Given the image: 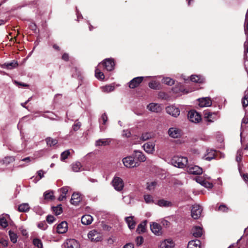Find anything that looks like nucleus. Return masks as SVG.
I'll list each match as a JSON object with an SVG mask.
<instances>
[{"mask_svg": "<svg viewBox=\"0 0 248 248\" xmlns=\"http://www.w3.org/2000/svg\"><path fill=\"white\" fill-rule=\"evenodd\" d=\"M188 162L186 157L181 156H175L171 159V163L175 166L180 168L186 167Z\"/></svg>", "mask_w": 248, "mask_h": 248, "instance_id": "1", "label": "nucleus"}, {"mask_svg": "<svg viewBox=\"0 0 248 248\" xmlns=\"http://www.w3.org/2000/svg\"><path fill=\"white\" fill-rule=\"evenodd\" d=\"M202 207L199 204H194L192 206L191 210V215L192 217L194 219L199 218L202 215Z\"/></svg>", "mask_w": 248, "mask_h": 248, "instance_id": "2", "label": "nucleus"}, {"mask_svg": "<svg viewBox=\"0 0 248 248\" xmlns=\"http://www.w3.org/2000/svg\"><path fill=\"white\" fill-rule=\"evenodd\" d=\"M182 130L177 127H171L168 130V135L173 139L180 138L182 135Z\"/></svg>", "mask_w": 248, "mask_h": 248, "instance_id": "3", "label": "nucleus"}, {"mask_svg": "<svg viewBox=\"0 0 248 248\" xmlns=\"http://www.w3.org/2000/svg\"><path fill=\"white\" fill-rule=\"evenodd\" d=\"M125 167L128 168H134L139 166L138 162H135L134 156H128L124 158L122 160Z\"/></svg>", "mask_w": 248, "mask_h": 248, "instance_id": "4", "label": "nucleus"}, {"mask_svg": "<svg viewBox=\"0 0 248 248\" xmlns=\"http://www.w3.org/2000/svg\"><path fill=\"white\" fill-rule=\"evenodd\" d=\"M187 117L189 120L194 123H198L202 120L201 115L195 110H190L188 112Z\"/></svg>", "mask_w": 248, "mask_h": 248, "instance_id": "5", "label": "nucleus"}, {"mask_svg": "<svg viewBox=\"0 0 248 248\" xmlns=\"http://www.w3.org/2000/svg\"><path fill=\"white\" fill-rule=\"evenodd\" d=\"M112 185L114 188L117 191H121L124 186L123 180L119 177H115L112 180Z\"/></svg>", "mask_w": 248, "mask_h": 248, "instance_id": "6", "label": "nucleus"}, {"mask_svg": "<svg viewBox=\"0 0 248 248\" xmlns=\"http://www.w3.org/2000/svg\"><path fill=\"white\" fill-rule=\"evenodd\" d=\"M150 229L152 232L157 236H160L162 234V227L156 222L150 223Z\"/></svg>", "mask_w": 248, "mask_h": 248, "instance_id": "7", "label": "nucleus"}, {"mask_svg": "<svg viewBox=\"0 0 248 248\" xmlns=\"http://www.w3.org/2000/svg\"><path fill=\"white\" fill-rule=\"evenodd\" d=\"M142 147L147 153L153 154L155 151V143L154 142H147L143 144Z\"/></svg>", "mask_w": 248, "mask_h": 248, "instance_id": "8", "label": "nucleus"}, {"mask_svg": "<svg viewBox=\"0 0 248 248\" xmlns=\"http://www.w3.org/2000/svg\"><path fill=\"white\" fill-rule=\"evenodd\" d=\"M102 64L105 67V69L108 71H112L114 68V62L111 58L105 59Z\"/></svg>", "mask_w": 248, "mask_h": 248, "instance_id": "9", "label": "nucleus"}, {"mask_svg": "<svg viewBox=\"0 0 248 248\" xmlns=\"http://www.w3.org/2000/svg\"><path fill=\"white\" fill-rule=\"evenodd\" d=\"M167 112L173 117H177L180 115V109L174 106H170L166 108Z\"/></svg>", "mask_w": 248, "mask_h": 248, "instance_id": "10", "label": "nucleus"}, {"mask_svg": "<svg viewBox=\"0 0 248 248\" xmlns=\"http://www.w3.org/2000/svg\"><path fill=\"white\" fill-rule=\"evenodd\" d=\"M174 242L170 238L166 239L160 242V248H174Z\"/></svg>", "mask_w": 248, "mask_h": 248, "instance_id": "11", "label": "nucleus"}, {"mask_svg": "<svg viewBox=\"0 0 248 248\" xmlns=\"http://www.w3.org/2000/svg\"><path fill=\"white\" fill-rule=\"evenodd\" d=\"M143 80V77H138L134 78L129 83V87L131 89L137 87Z\"/></svg>", "mask_w": 248, "mask_h": 248, "instance_id": "12", "label": "nucleus"}, {"mask_svg": "<svg viewBox=\"0 0 248 248\" xmlns=\"http://www.w3.org/2000/svg\"><path fill=\"white\" fill-rule=\"evenodd\" d=\"M187 171L192 174L198 175L202 172V169L198 166H190L188 167Z\"/></svg>", "mask_w": 248, "mask_h": 248, "instance_id": "13", "label": "nucleus"}, {"mask_svg": "<svg viewBox=\"0 0 248 248\" xmlns=\"http://www.w3.org/2000/svg\"><path fill=\"white\" fill-rule=\"evenodd\" d=\"M64 246L65 248H79L78 243L73 239L67 240Z\"/></svg>", "mask_w": 248, "mask_h": 248, "instance_id": "14", "label": "nucleus"}, {"mask_svg": "<svg viewBox=\"0 0 248 248\" xmlns=\"http://www.w3.org/2000/svg\"><path fill=\"white\" fill-rule=\"evenodd\" d=\"M88 237L92 241H99L101 238L100 234L95 230L91 231L88 234Z\"/></svg>", "mask_w": 248, "mask_h": 248, "instance_id": "15", "label": "nucleus"}, {"mask_svg": "<svg viewBox=\"0 0 248 248\" xmlns=\"http://www.w3.org/2000/svg\"><path fill=\"white\" fill-rule=\"evenodd\" d=\"M133 156L140 162H144L146 160V156L142 152L140 151H134Z\"/></svg>", "mask_w": 248, "mask_h": 248, "instance_id": "16", "label": "nucleus"}, {"mask_svg": "<svg viewBox=\"0 0 248 248\" xmlns=\"http://www.w3.org/2000/svg\"><path fill=\"white\" fill-rule=\"evenodd\" d=\"M18 66L17 62L15 61H13L10 62L4 63L1 65V67L3 69L8 70H12L17 67Z\"/></svg>", "mask_w": 248, "mask_h": 248, "instance_id": "17", "label": "nucleus"}, {"mask_svg": "<svg viewBox=\"0 0 248 248\" xmlns=\"http://www.w3.org/2000/svg\"><path fill=\"white\" fill-rule=\"evenodd\" d=\"M147 108L151 111L154 112H158L161 111V107L160 105L157 103H150L147 106Z\"/></svg>", "mask_w": 248, "mask_h": 248, "instance_id": "18", "label": "nucleus"}, {"mask_svg": "<svg viewBox=\"0 0 248 248\" xmlns=\"http://www.w3.org/2000/svg\"><path fill=\"white\" fill-rule=\"evenodd\" d=\"M199 106L201 107H209L212 105V101L208 97L202 98L199 99Z\"/></svg>", "mask_w": 248, "mask_h": 248, "instance_id": "19", "label": "nucleus"}, {"mask_svg": "<svg viewBox=\"0 0 248 248\" xmlns=\"http://www.w3.org/2000/svg\"><path fill=\"white\" fill-rule=\"evenodd\" d=\"M68 229L67 223L65 221H62L57 226V232L59 233H64Z\"/></svg>", "mask_w": 248, "mask_h": 248, "instance_id": "20", "label": "nucleus"}, {"mask_svg": "<svg viewBox=\"0 0 248 248\" xmlns=\"http://www.w3.org/2000/svg\"><path fill=\"white\" fill-rule=\"evenodd\" d=\"M93 221V217L90 215H84L81 217V222L85 225L91 224Z\"/></svg>", "mask_w": 248, "mask_h": 248, "instance_id": "21", "label": "nucleus"}, {"mask_svg": "<svg viewBox=\"0 0 248 248\" xmlns=\"http://www.w3.org/2000/svg\"><path fill=\"white\" fill-rule=\"evenodd\" d=\"M80 195L78 193H74L71 197V203L73 205H77L81 201Z\"/></svg>", "mask_w": 248, "mask_h": 248, "instance_id": "22", "label": "nucleus"}, {"mask_svg": "<svg viewBox=\"0 0 248 248\" xmlns=\"http://www.w3.org/2000/svg\"><path fill=\"white\" fill-rule=\"evenodd\" d=\"M111 140L110 139H101L96 140L95 142V146H106L110 144Z\"/></svg>", "mask_w": 248, "mask_h": 248, "instance_id": "23", "label": "nucleus"}, {"mask_svg": "<svg viewBox=\"0 0 248 248\" xmlns=\"http://www.w3.org/2000/svg\"><path fill=\"white\" fill-rule=\"evenodd\" d=\"M192 232L194 237H199L202 234V229L200 227L195 226L193 228Z\"/></svg>", "mask_w": 248, "mask_h": 248, "instance_id": "24", "label": "nucleus"}, {"mask_svg": "<svg viewBox=\"0 0 248 248\" xmlns=\"http://www.w3.org/2000/svg\"><path fill=\"white\" fill-rule=\"evenodd\" d=\"M201 243L199 240H191L187 245V248H201Z\"/></svg>", "mask_w": 248, "mask_h": 248, "instance_id": "25", "label": "nucleus"}, {"mask_svg": "<svg viewBox=\"0 0 248 248\" xmlns=\"http://www.w3.org/2000/svg\"><path fill=\"white\" fill-rule=\"evenodd\" d=\"M133 218V216H130L125 217V221L128 225L129 228L130 230L133 229L136 225V222L134 220Z\"/></svg>", "mask_w": 248, "mask_h": 248, "instance_id": "26", "label": "nucleus"}, {"mask_svg": "<svg viewBox=\"0 0 248 248\" xmlns=\"http://www.w3.org/2000/svg\"><path fill=\"white\" fill-rule=\"evenodd\" d=\"M147 224V221L144 220L143 222H142L141 223H140L136 230V232L138 233H141L145 232L146 231V226Z\"/></svg>", "mask_w": 248, "mask_h": 248, "instance_id": "27", "label": "nucleus"}, {"mask_svg": "<svg viewBox=\"0 0 248 248\" xmlns=\"http://www.w3.org/2000/svg\"><path fill=\"white\" fill-rule=\"evenodd\" d=\"M61 195L58 198V200L60 201H62L66 198V195L68 191V187H63L60 189Z\"/></svg>", "mask_w": 248, "mask_h": 248, "instance_id": "28", "label": "nucleus"}, {"mask_svg": "<svg viewBox=\"0 0 248 248\" xmlns=\"http://www.w3.org/2000/svg\"><path fill=\"white\" fill-rule=\"evenodd\" d=\"M156 204L160 207H167L172 206V203L164 199L158 200Z\"/></svg>", "mask_w": 248, "mask_h": 248, "instance_id": "29", "label": "nucleus"}, {"mask_svg": "<svg viewBox=\"0 0 248 248\" xmlns=\"http://www.w3.org/2000/svg\"><path fill=\"white\" fill-rule=\"evenodd\" d=\"M30 208L28 203H23L18 206V210L20 212H26L30 210Z\"/></svg>", "mask_w": 248, "mask_h": 248, "instance_id": "30", "label": "nucleus"}, {"mask_svg": "<svg viewBox=\"0 0 248 248\" xmlns=\"http://www.w3.org/2000/svg\"><path fill=\"white\" fill-rule=\"evenodd\" d=\"M44 198L46 200H52L54 198L53 191L48 190L44 193Z\"/></svg>", "mask_w": 248, "mask_h": 248, "instance_id": "31", "label": "nucleus"}, {"mask_svg": "<svg viewBox=\"0 0 248 248\" xmlns=\"http://www.w3.org/2000/svg\"><path fill=\"white\" fill-rule=\"evenodd\" d=\"M203 80V78L201 76L192 75L190 77V80L194 82L202 83Z\"/></svg>", "mask_w": 248, "mask_h": 248, "instance_id": "32", "label": "nucleus"}, {"mask_svg": "<svg viewBox=\"0 0 248 248\" xmlns=\"http://www.w3.org/2000/svg\"><path fill=\"white\" fill-rule=\"evenodd\" d=\"M81 167V164L79 162H76L72 165V170L75 172L80 171Z\"/></svg>", "mask_w": 248, "mask_h": 248, "instance_id": "33", "label": "nucleus"}, {"mask_svg": "<svg viewBox=\"0 0 248 248\" xmlns=\"http://www.w3.org/2000/svg\"><path fill=\"white\" fill-rule=\"evenodd\" d=\"M216 151L213 150H211L207 155L204 156L205 159L208 161H210L215 158Z\"/></svg>", "mask_w": 248, "mask_h": 248, "instance_id": "34", "label": "nucleus"}, {"mask_svg": "<svg viewBox=\"0 0 248 248\" xmlns=\"http://www.w3.org/2000/svg\"><path fill=\"white\" fill-rule=\"evenodd\" d=\"M152 138V134L151 133L145 132L141 134L140 140L142 141L147 140Z\"/></svg>", "mask_w": 248, "mask_h": 248, "instance_id": "35", "label": "nucleus"}, {"mask_svg": "<svg viewBox=\"0 0 248 248\" xmlns=\"http://www.w3.org/2000/svg\"><path fill=\"white\" fill-rule=\"evenodd\" d=\"M95 76L97 79L100 80H103L105 78L103 73H102L97 67L95 69Z\"/></svg>", "mask_w": 248, "mask_h": 248, "instance_id": "36", "label": "nucleus"}, {"mask_svg": "<svg viewBox=\"0 0 248 248\" xmlns=\"http://www.w3.org/2000/svg\"><path fill=\"white\" fill-rule=\"evenodd\" d=\"M242 103L244 107L248 106V91H245L244 96L242 100Z\"/></svg>", "mask_w": 248, "mask_h": 248, "instance_id": "37", "label": "nucleus"}, {"mask_svg": "<svg viewBox=\"0 0 248 248\" xmlns=\"http://www.w3.org/2000/svg\"><path fill=\"white\" fill-rule=\"evenodd\" d=\"M46 141L48 145L50 146H54L57 144L58 140L56 139H53L51 138H47L46 139Z\"/></svg>", "mask_w": 248, "mask_h": 248, "instance_id": "38", "label": "nucleus"}, {"mask_svg": "<svg viewBox=\"0 0 248 248\" xmlns=\"http://www.w3.org/2000/svg\"><path fill=\"white\" fill-rule=\"evenodd\" d=\"M9 235L11 239V241L13 243H16L17 241V235L16 234L12 232V231H9Z\"/></svg>", "mask_w": 248, "mask_h": 248, "instance_id": "39", "label": "nucleus"}, {"mask_svg": "<svg viewBox=\"0 0 248 248\" xmlns=\"http://www.w3.org/2000/svg\"><path fill=\"white\" fill-rule=\"evenodd\" d=\"M163 83H165V84L168 85H172L174 83V81L173 79L170 78H163L162 79Z\"/></svg>", "mask_w": 248, "mask_h": 248, "instance_id": "40", "label": "nucleus"}, {"mask_svg": "<svg viewBox=\"0 0 248 248\" xmlns=\"http://www.w3.org/2000/svg\"><path fill=\"white\" fill-rule=\"evenodd\" d=\"M33 245L38 248H43V244L41 240L38 238H35L33 240Z\"/></svg>", "mask_w": 248, "mask_h": 248, "instance_id": "41", "label": "nucleus"}, {"mask_svg": "<svg viewBox=\"0 0 248 248\" xmlns=\"http://www.w3.org/2000/svg\"><path fill=\"white\" fill-rule=\"evenodd\" d=\"M213 115H216L215 113H213L212 112L209 111H206L204 113V116L207 119V121L209 122H212L213 121L211 119H214V118L213 117Z\"/></svg>", "mask_w": 248, "mask_h": 248, "instance_id": "42", "label": "nucleus"}, {"mask_svg": "<svg viewBox=\"0 0 248 248\" xmlns=\"http://www.w3.org/2000/svg\"><path fill=\"white\" fill-rule=\"evenodd\" d=\"M70 154V152L69 150L63 152L61 155V160L62 161L64 160L65 159L68 158Z\"/></svg>", "mask_w": 248, "mask_h": 248, "instance_id": "43", "label": "nucleus"}, {"mask_svg": "<svg viewBox=\"0 0 248 248\" xmlns=\"http://www.w3.org/2000/svg\"><path fill=\"white\" fill-rule=\"evenodd\" d=\"M53 211L56 214V215H60L62 211V208L61 207V205H59L56 207H53Z\"/></svg>", "mask_w": 248, "mask_h": 248, "instance_id": "44", "label": "nucleus"}, {"mask_svg": "<svg viewBox=\"0 0 248 248\" xmlns=\"http://www.w3.org/2000/svg\"><path fill=\"white\" fill-rule=\"evenodd\" d=\"M114 90V86L112 85H107L103 87V90L106 92H110Z\"/></svg>", "mask_w": 248, "mask_h": 248, "instance_id": "45", "label": "nucleus"}, {"mask_svg": "<svg viewBox=\"0 0 248 248\" xmlns=\"http://www.w3.org/2000/svg\"><path fill=\"white\" fill-rule=\"evenodd\" d=\"M157 183L156 182H152L150 183L147 184V188L149 190H152L155 189Z\"/></svg>", "mask_w": 248, "mask_h": 248, "instance_id": "46", "label": "nucleus"}, {"mask_svg": "<svg viewBox=\"0 0 248 248\" xmlns=\"http://www.w3.org/2000/svg\"><path fill=\"white\" fill-rule=\"evenodd\" d=\"M209 179V177H206L205 178H203L202 177L199 176L196 178V181L197 183L200 184L202 185L204 181H205L207 179Z\"/></svg>", "mask_w": 248, "mask_h": 248, "instance_id": "47", "label": "nucleus"}, {"mask_svg": "<svg viewBox=\"0 0 248 248\" xmlns=\"http://www.w3.org/2000/svg\"><path fill=\"white\" fill-rule=\"evenodd\" d=\"M145 202L147 203H151L153 202V199L152 196L150 195H145L144 197Z\"/></svg>", "mask_w": 248, "mask_h": 248, "instance_id": "48", "label": "nucleus"}, {"mask_svg": "<svg viewBox=\"0 0 248 248\" xmlns=\"http://www.w3.org/2000/svg\"><path fill=\"white\" fill-rule=\"evenodd\" d=\"M159 84L156 81H152L149 82V87L153 89H157L158 88Z\"/></svg>", "mask_w": 248, "mask_h": 248, "instance_id": "49", "label": "nucleus"}, {"mask_svg": "<svg viewBox=\"0 0 248 248\" xmlns=\"http://www.w3.org/2000/svg\"><path fill=\"white\" fill-rule=\"evenodd\" d=\"M0 225L5 228L8 226V222L4 217H0Z\"/></svg>", "mask_w": 248, "mask_h": 248, "instance_id": "50", "label": "nucleus"}, {"mask_svg": "<svg viewBox=\"0 0 248 248\" xmlns=\"http://www.w3.org/2000/svg\"><path fill=\"white\" fill-rule=\"evenodd\" d=\"M143 240H144V239H143V237L140 236L137 237L136 239V245L138 246H140L141 245V244L143 242Z\"/></svg>", "mask_w": 248, "mask_h": 248, "instance_id": "51", "label": "nucleus"}, {"mask_svg": "<svg viewBox=\"0 0 248 248\" xmlns=\"http://www.w3.org/2000/svg\"><path fill=\"white\" fill-rule=\"evenodd\" d=\"M202 186L207 188H211L213 186L212 183L207 181L206 180L203 182Z\"/></svg>", "mask_w": 248, "mask_h": 248, "instance_id": "52", "label": "nucleus"}, {"mask_svg": "<svg viewBox=\"0 0 248 248\" xmlns=\"http://www.w3.org/2000/svg\"><path fill=\"white\" fill-rule=\"evenodd\" d=\"M107 121H108V117H107L106 114V113L103 114L102 115L100 120V122L101 121H102V124H105L106 122H107Z\"/></svg>", "mask_w": 248, "mask_h": 248, "instance_id": "53", "label": "nucleus"}, {"mask_svg": "<svg viewBox=\"0 0 248 248\" xmlns=\"http://www.w3.org/2000/svg\"><path fill=\"white\" fill-rule=\"evenodd\" d=\"M245 33L246 35L247 43L248 42V22H245L244 25Z\"/></svg>", "mask_w": 248, "mask_h": 248, "instance_id": "54", "label": "nucleus"}, {"mask_svg": "<svg viewBox=\"0 0 248 248\" xmlns=\"http://www.w3.org/2000/svg\"><path fill=\"white\" fill-rule=\"evenodd\" d=\"M242 159V152L241 151L238 150L237 152L236 156V160L237 162H240Z\"/></svg>", "mask_w": 248, "mask_h": 248, "instance_id": "55", "label": "nucleus"}, {"mask_svg": "<svg viewBox=\"0 0 248 248\" xmlns=\"http://www.w3.org/2000/svg\"><path fill=\"white\" fill-rule=\"evenodd\" d=\"M54 220H55V217L53 216L48 215L46 217V221L49 223H53L54 222Z\"/></svg>", "mask_w": 248, "mask_h": 248, "instance_id": "56", "label": "nucleus"}, {"mask_svg": "<svg viewBox=\"0 0 248 248\" xmlns=\"http://www.w3.org/2000/svg\"><path fill=\"white\" fill-rule=\"evenodd\" d=\"M122 135L124 137L128 138L131 136V132L128 130H124L123 131Z\"/></svg>", "mask_w": 248, "mask_h": 248, "instance_id": "57", "label": "nucleus"}, {"mask_svg": "<svg viewBox=\"0 0 248 248\" xmlns=\"http://www.w3.org/2000/svg\"><path fill=\"white\" fill-rule=\"evenodd\" d=\"M81 123L80 122H78V123L75 124L73 125V130L74 131H77L79 129V128L81 126Z\"/></svg>", "mask_w": 248, "mask_h": 248, "instance_id": "58", "label": "nucleus"}, {"mask_svg": "<svg viewBox=\"0 0 248 248\" xmlns=\"http://www.w3.org/2000/svg\"><path fill=\"white\" fill-rule=\"evenodd\" d=\"M228 208L225 205H220L218 207V210L222 211V212H227L228 210Z\"/></svg>", "mask_w": 248, "mask_h": 248, "instance_id": "59", "label": "nucleus"}, {"mask_svg": "<svg viewBox=\"0 0 248 248\" xmlns=\"http://www.w3.org/2000/svg\"><path fill=\"white\" fill-rule=\"evenodd\" d=\"M0 244L4 247H6L8 245V241L2 238H0Z\"/></svg>", "mask_w": 248, "mask_h": 248, "instance_id": "60", "label": "nucleus"}, {"mask_svg": "<svg viewBox=\"0 0 248 248\" xmlns=\"http://www.w3.org/2000/svg\"><path fill=\"white\" fill-rule=\"evenodd\" d=\"M123 200L124 202H125L127 204H129L130 203L131 198L128 196L124 197Z\"/></svg>", "mask_w": 248, "mask_h": 248, "instance_id": "61", "label": "nucleus"}, {"mask_svg": "<svg viewBox=\"0 0 248 248\" xmlns=\"http://www.w3.org/2000/svg\"><path fill=\"white\" fill-rule=\"evenodd\" d=\"M244 53L245 55L246 56V53H248V43H247V40H246L245 42L244 43Z\"/></svg>", "mask_w": 248, "mask_h": 248, "instance_id": "62", "label": "nucleus"}, {"mask_svg": "<svg viewBox=\"0 0 248 248\" xmlns=\"http://www.w3.org/2000/svg\"><path fill=\"white\" fill-rule=\"evenodd\" d=\"M44 172L42 170H39L37 171L38 175L39 176L40 179L44 177Z\"/></svg>", "mask_w": 248, "mask_h": 248, "instance_id": "63", "label": "nucleus"}, {"mask_svg": "<svg viewBox=\"0 0 248 248\" xmlns=\"http://www.w3.org/2000/svg\"><path fill=\"white\" fill-rule=\"evenodd\" d=\"M124 248H134V245L132 243H128L124 246Z\"/></svg>", "mask_w": 248, "mask_h": 248, "instance_id": "64", "label": "nucleus"}]
</instances>
